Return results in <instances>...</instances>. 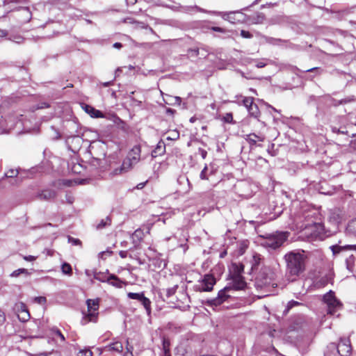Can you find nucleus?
Returning <instances> with one entry per match:
<instances>
[{"mask_svg":"<svg viewBox=\"0 0 356 356\" xmlns=\"http://www.w3.org/2000/svg\"><path fill=\"white\" fill-rule=\"evenodd\" d=\"M160 356H171L170 351H163Z\"/></svg>","mask_w":356,"mask_h":356,"instance_id":"obj_61","label":"nucleus"},{"mask_svg":"<svg viewBox=\"0 0 356 356\" xmlns=\"http://www.w3.org/2000/svg\"><path fill=\"white\" fill-rule=\"evenodd\" d=\"M245 138L250 145H256L257 141L263 142L265 136L262 134H250L246 135Z\"/></svg>","mask_w":356,"mask_h":356,"instance_id":"obj_15","label":"nucleus"},{"mask_svg":"<svg viewBox=\"0 0 356 356\" xmlns=\"http://www.w3.org/2000/svg\"><path fill=\"white\" fill-rule=\"evenodd\" d=\"M265 42L273 45H280L284 43L285 41L281 39L275 38L272 37H265Z\"/></svg>","mask_w":356,"mask_h":356,"instance_id":"obj_24","label":"nucleus"},{"mask_svg":"<svg viewBox=\"0 0 356 356\" xmlns=\"http://www.w3.org/2000/svg\"><path fill=\"white\" fill-rule=\"evenodd\" d=\"M241 35L244 38H251L252 37V35L250 32L244 30L241 31Z\"/></svg>","mask_w":356,"mask_h":356,"instance_id":"obj_44","label":"nucleus"},{"mask_svg":"<svg viewBox=\"0 0 356 356\" xmlns=\"http://www.w3.org/2000/svg\"><path fill=\"white\" fill-rule=\"evenodd\" d=\"M140 149L139 147H134L129 153L128 158L131 159V161L136 164L140 160Z\"/></svg>","mask_w":356,"mask_h":356,"instance_id":"obj_18","label":"nucleus"},{"mask_svg":"<svg viewBox=\"0 0 356 356\" xmlns=\"http://www.w3.org/2000/svg\"><path fill=\"white\" fill-rule=\"evenodd\" d=\"M211 29L214 31H217V32H224L223 29L220 27H218V26H213L211 28Z\"/></svg>","mask_w":356,"mask_h":356,"instance_id":"obj_55","label":"nucleus"},{"mask_svg":"<svg viewBox=\"0 0 356 356\" xmlns=\"http://www.w3.org/2000/svg\"><path fill=\"white\" fill-rule=\"evenodd\" d=\"M288 236L289 234L287 232H277L266 238L264 245L274 250L277 249L284 243Z\"/></svg>","mask_w":356,"mask_h":356,"instance_id":"obj_5","label":"nucleus"},{"mask_svg":"<svg viewBox=\"0 0 356 356\" xmlns=\"http://www.w3.org/2000/svg\"><path fill=\"white\" fill-rule=\"evenodd\" d=\"M134 164L135 163L131 161V159H129L127 157L123 161V163L120 168H115L112 170L111 175L114 176L127 172L132 168Z\"/></svg>","mask_w":356,"mask_h":356,"instance_id":"obj_11","label":"nucleus"},{"mask_svg":"<svg viewBox=\"0 0 356 356\" xmlns=\"http://www.w3.org/2000/svg\"><path fill=\"white\" fill-rule=\"evenodd\" d=\"M231 291H232V288L231 286L225 287L223 289L219 291L216 298L208 300L209 304L214 306L221 305L230 297L229 292Z\"/></svg>","mask_w":356,"mask_h":356,"instance_id":"obj_8","label":"nucleus"},{"mask_svg":"<svg viewBox=\"0 0 356 356\" xmlns=\"http://www.w3.org/2000/svg\"><path fill=\"white\" fill-rule=\"evenodd\" d=\"M101 273H94V278L96 280H98L99 281L104 282V280L101 277Z\"/></svg>","mask_w":356,"mask_h":356,"instance_id":"obj_51","label":"nucleus"},{"mask_svg":"<svg viewBox=\"0 0 356 356\" xmlns=\"http://www.w3.org/2000/svg\"><path fill=\"white\" fill-rule=\"evenodd\" d=\"M163 351H170V341L167 339H163Z\"/></svg>","mask_w":356,"mask_h":356,"instance_id":"obj_40","label":"nucleus"},{"mask_svg":"<svg viewBox=\"0 0 356 356\" xmlns=\"http://www.w3.org/2000/svg\"><path fill=\"white\" fill-rule=\"evenodd\" d=\"M266 65V63H265L264 60H261L257 63L256 66L258 68L264 67Z\"/></svg>","mask_w":356,"mask_h":356,"instance_id":"obj_48","label":"nucleus"},{"mask_svg":"<svg viewBox=\"0 0 356 356\" xmlns=\"http://www.w3.org/2000/svg\"><path fill=\"white\" fill-rule=\"evenodd\" d=\"M128 5H134L137 2V0H126Z\"/></svg>","mask_w":356,"mask_h":356,"instance_id":"obj_60","label":"nucleus"},{"mask_svg":"<svg viewBox=\"0 0 356 356\" xmlns=\"http://www.w3.org/2000/svg\"><path fill=\"white\" fill-rule=\"evenodd\" d=\"M51 332L54 334L58 337L62 341H64L65 340L64 335L60 332V331L58 328H52Z\"/></svg>","mask_w":356,"mask_h":356,"instance_id":"obj_36","label":"nucleus"},{"mask_svg":"<svg viewBox=\"0 0 356 356\" xmlns=\"http://www.w3.org/2000/svg\"><path fill=\"white\" fill-rule=\"evenodd\" d=\"M18 318L21 321L25 322L27 321L30 318V314L29 313L28 309L26 311H23L18 314Z\"/></svg>","mask_w":356,"mask_h":356,"instance_id":"obj_31","label":"nucleus"},{"mask_svg":"<svg viewBox=\"0 0 356 356\" xmlns=\"http://www.w3.org/2000/svg\"><path fill=\"white\" fill-rule=\"evenodd\" d=\"M144 236L143 231L141 229H137L131 235V240L134 246L138 245Z\"/></svg>","mask_w":356,"mask_h":356,"instance_id":"obj_14","label":"nucleus"},{"mask_svg":"<svg viewBox=\"0 0 356 356\" xmlns=\"http://www.w3.org/2000/svg\"><path fill=\"white\" fill-rule=\"evenodd\" d=\"M127 296L130 299L137 300L140 301L145 307L148 315L151 313V301L149 298L144 296L143 293H127Z\"/></svg>","mask_w":356,"mask_h":356,"instance_id":"obj_9","label":"nucleus"},{"mask_svg":"<svg viewBox=\"0 0 356 356\" xmlns=\"http://www.w3.org/2000/svg\"><path fill=\"white\" fill-rule=\"evenodd\" d=\"M26 0H6L4 1L5 3H23L25 2Z\"/></svg>","mask_w":356,"mask_h":356,"instance_id":"obj_49","label":"nucleus"},{"mask_svg":"<svg viewBox=\"0 0 356 356\" xmlns=\"http://www.w3.org/2000/svg\"><path fill=\"white\" fill-rule=\"evenodd\" d=\"M24 259L26 261H34L35 259V257L29 255L28 257H25Z\"/></svg>","mask_w":356,"mask_h":356,"instance_id":"obj_57","label":"nucleus"},{"mask_svg":"<svg viewBox=\"0 0 356 356\" xmlns=\"http://www.w3.org/2000/svg\"><path fill=\"white\" fill-rule=\"evenodd\" d=\"M179 137V131L173 130L170 132V135L167 136L166 139L168 140H175Z\"/></svg>","mask_w":356,"mask_h":356,"instance_id":"obj_32","label":"nucleus"},{"mask_svg":"<svg viewBox=\"0 0 356 356\" xmlns=\"http://www.w3.org/2000/svg\"><path fill=\"white\" fill-rule=\"evenodd\" d=\"M86 302L88 306V314L85 316L81 321L83 325L88 322H96L98 316L99 300L89 299Z\"/></svg>","mask_w":356,"mask_h":356,"instance_id":"obj_3","label":"nucleus"},{"mask_svg":"<svg viewBox=\"0 0 356 356\" xmlns=\"http://www.w3.org/2000/svg\"><path fill=\"white\" fill-rule=\"evenodd\" d=\"M20 10L24 14V19L23 20L24 22H29L31 18V13L28 7H21Z\"/></svg>","mask_w":356,"mask_h":356,"instance_id":"obj_26","label":"nucleus"},{"mask_svg":"<svg viewBox=\"0 0 356 356\" xmlns=\"http://www.w3.org/2000/svg\"><path fill=\"white\" fill-rule=\"evenodd\" d=\"M113 47L116 49H120L122 47V44L120 42H115L113 44Z\"/></svg>","mask_w":356,"mask_h":356,"instance_id":"obj_58","label":"nucleus"},{"mask_svg":"<svg viewBox=\"0 0 356 356\" xmlns=\"http://www.w3.org/2000/svg\"><path fill=\"white\" fill-rule=\"evenodd\" d=\"M165 151V145L163 141H159L156 145L155 149L152 151V155L154 157L161 156L164 154Z\"/></svg>","mask_w":356,"mask_h":356,"instance_id":"obj_17","label":"nucleus"},{"mask_svg":"<svg viewBox=\"0 0 356 356\" xmlns=\"http://www.w3.org/2000/svg\"><path fill=\"white\" fill-rule=\"evenodd\" d=\"M302 251H291L284 255L286 264V276L291 281H295L304 273L307 257Z\"/></svg>","mask_w":356,"mask_h":356,"instance_id":"obj_1","label":"nucleus"},{"mask_svg":"<svg viewBox=\"0 0 356 356\" xmlns=\"http://www.w3.org/2000/svg\"><path fill=\"white\" fill-rule=\"evenodd\" d=\"M5 321V315L2 311L0 310V323Z\"/></svg>","mask_w":356,"mask_h":356,"instance_id":"obj_56","label":"nucleus"},{"mask_svg":"<svg viewBox=\"0 0 356 356\" xmlns=\"http://www.w3.org/2000/svg\"><path fill=\"white\" fill-rule=\"evenodd\" d=\"M223 120L225 122L231 123L233 121V116L232 113H226L224 116Z\"/></svg>","mask_w":356,"mask_h":356,"instance_id":"obj_42","label":"nucleus"},{"mask_svg":"<svg viewBox=\"0 0 356 356\" xmlns=\"http://www.w3.org/2000/svg\"><path fill=\"white\" fill-rule=\"evenodd\" d=\"M199 151L200 152V154H201V156L203 159H205L206 156H207V151H205L204 149H200Z\"/></svg>","mask_w":356,"mask_h":356,"instance_id":"obj_54","label":"nucleus"},{"mask_svg":"<svg viewBox=\"0 0 356 356\" xmlns=\"http://www.w3.org/2000/svg\"><path fill=\"white\" fill-rule=\"evenodd\" d=\"M330 280V277H329L327 275L325 277H323L319 280L316 281L314 282V287H316L317 289L323 287L329 282Z\"/></svg>","mask_w":356,"mask_h":356,"instance_id":"obj_22","label":"nucleus"},{"mask_svg":"<svg viewBox=\"0 0 356 356\" xmlns=\"http://www.w3.org/2000/svg\"><path fill=\"white\" fill-rule=\"evenodd\" d=\"M216 281L213 275L206 274L195 286L196 290L199 291H211L213 289Z\"/></svg>","mask_w":356,"mask_h":356,"instance_id":"obj_7","label":"nucleus"},{"mask_svg":"<svg viewBox=\"0 0 356 356\" xmlns=\"http://www.w3.org/2000/svg\"><path fill=\"white\" fill-rule=\"evenodd\" d=\"M81 107L92 118H106V115L101 111L96 109L90 105L83 104Z\"/></svg>","mask_w":356,"mask_h":356,"instance_id":"obj_13","label":"nucleus"},{"mask_svg":"<svg viewBox=\"0 0 356 356\" xmlns=\"http://www.w3.org/2000/svg\"><path fill=\"white\" fill-rule=\"evenodd\" d=\"M323 302L327 305V313L331 315L335 314V313L342 307L341 303L338 299H337L332 291H330L328 293L324 295Z\"/></svg>","mask_w":356,"mask_h":356,"instance_id":"obj_4","label":"nucleus"},{"mask_svg":"<svg viewBox=\"0 0 356 356\" xmlns=\"http://www.w3.org/2000/svg\"><path fill=\"white\" fill-rule=\"evenodd\" d=\"M274 273L270 268H263L257 275L255 279V286L257 288L262 289L270 285H274L273 282Z\"/></svg>","mask_w":356,"mask_h":356,"instance_id":"obj_2","label":"nucleus"},{"mask_svg":"<svg viewBox=\"0 0 356 356\" xmlns=\"http://www.w3.org/2000/svg\"><path fill=\"white\" fill-rule=\"evenodd\" d=\"M354 248L355 250H356V245H347V246H344V247H341V246H333L332 247V251H333V253L334 254H337V253H339L340 250L341 249H345V248Z\"/></svg>","mask_w":356,"mask_h":356,"instance_id":"obj_34","label":"nucleus"},{"mask_svg":"<svg viewBox=\"0 0 356 356\" xmlns=\"http://www.w3.org/2000/svg\"><path fill=\"white\" fill-rule=\"evenodd\" d=\"M7 35V31L6 30L0 29V37H5Z\"/></svg>","mask_w":356,"mask_h":356,"instance_id":"obj_59","label":"nucleus"},{"mask_svg":"<svg viewBox=\"0 0 356 356\" xmlns=\"http://www.w3.org/2000/svg\"><path fill=\"white\" fill-rule=\"evenodd\" d=\"M111 222V218L107 216L104 219H102L101 222L97 225V229H102L108 225H110Z\"/></svg>","mask_w":356,"mask_h":356,"instance_id":"obj_27","label":"nucleus"},{"mask_svg":"<svg viewBox=\"0 0 356 356\" xmlns=\"http://www.w3.org/2000/svg\"><path fill=\"white\" fill-rule=\"evenodd\" d=\"M25 271V269H18L17 270H15L12 274L11 276L13 277H17L21 273Z\"/></svg>","mask_w":356,"mask_h":356,"instance_id":"obj_47","label":"nucleus"},{"mask_svg":"<svg viewBox=\"0 0 356 356\" xmlns=\"http://www.w3.org/2000/svg\"><path fill=\"white\" fill-rule=\"evenodd\" d=\"M345 216L343 212L339 209H334L330 211V221L334 225H338L344 220Z\"/></svg>","mask_w":356,"mask_h":356,"instance_id":"obj_12","label":"nucleus"},{"mask_svg":"<svg viewBox=\"0 0 356 356\" xmlns=\"http://www.w3.org/2000/svg\"><path fill=\"white\" fill-rule=\"evenodd\" d=\"M18 175V170L15 169H10L6 172L5 175L6 177H15Z\"/></svg>","mask_w":356,"mask_h":356,"instance_id":"obj_37","label":"nucleus"},{"mask_svg":"<svg viewBox=\"0 0 356 356\" xmlns=\"http://www.w3.org/2000/svg\"><path fill=\"white\" fill-rule=\"evenodd\" d=\"M243 105L248 109L252 104H254V98L250 97H245L242 100Z\"/></svg>","mask_w":356,"mask_h":356,"instance_id":"obj_28","label":"nucleus"},{"mask_svg":"<svg viewBox=\"0 0 356 356\" xmlns=\"http://www.w3.org/2000/svg\"><path fill=\"white\" fill-rule=\"evenodd\" d=\"M34 302L39 305H44L47 302V299L44 296L35 297L34 298Z\"/></svg>","mask_w":356,"mask_h":356,"instance_id":"obj_39","label":"nucleus"},{"mask_svg":"<svg viewBox=\"0 0 356 356\" xmlns=\"http://www.w3.org/2000/svg\"><path fill=\"white\" fill-rule=\"evenodd\" d=\"M264 19H265V17L263 14H258L256 17H253L252 23L253 24H262V23H264Z\"/></svg>","mask_w":356,"mask_h":356,"instance_id":"obj_33","label":"nucleus"},{"mask_svg":"<svg viewBox=\"0 0 356 356\" xmlns=\"http://www.w3.org/2000/svg\"><path fill=\"white\" fill-rule=\"evenodd\" d=\"M62 272L64 274L71 275L72 273V267L71 266L67 263H64L61 266Z\"/></svg>","mask_w":356,"mask_h":356,"instance_id":"obj_30","label":"nucleus"},{"mask_svg":"<svg viewBox=\"0 0 356 356\" xmlns=\"http://www.w3.org/2000/svg\"><path fill=\"white\" fill-rule=\"evenodd\" d=\"M213 173V168H209L207 165H205V167L203 168L200 173V179L202 180H207L209 179V177Z\"/></svg>","mask_w":356,"mask_h":356,"instance_id":"obj_21","label":"nucleus"},{"mask_svg":"<svg viewBox=\"0 0 356 356\" xmlns=\"http://www.w3.org/2000/svg\"><path fill=\"white\" fill-rule=\"evenodd\" d=\"M119 255L120 256L121 258H126L127 256V251H124V250H121L119 252Z\"/></svg>","mask_w":356,"mask_h":356,"instance_id":"obj_52","label":"nucleus"},{"mask_svg":"<svg viewBox=\"0 0 356 356\" xmlns=\"http://www.w3.org/2000/svg\"><path fill=\"white\" fill-rule=\"evenodd\" d=\"M22 40L23 39L21 37H18V38H17V40H15V42L17 43H20L22 41Z\"/></svg>","mask_w":356,"mask_h":356,"instance_id":"obj_62","label":"nucleus"},{"mask_svg":"<svg viewBox=\"0 0 356 356\" xmlns=\"http://www.w3.org/2000/svg\"><path fill=\"white\" fill-rule=\"evenodd\" d=\"M108 350H113L121 353L123 350V346L120 341H115L105 348Z\"/></svg>","mask_w":356,"mask_h":356,"instance_id":"obj_19","label":"nucleus"},{"mask_svg":"<svg viewBox=\"0 0 356 356\" xmlns=\"http://www.w3.org/2000/svg\"><path fill=\"white\" fill-rule=\"evenodd\" d=\"M107 281L109 284L111 285L116 286L118 288H121L122 285V282L120 281L116 276L115 275H111Z\"/></svg>","mask_w":356,"mask_h":356,"instance_id":"obj_23","label":"nucleus"},{"mask_svg":"<svg viewBox=\"0 0 356 356\" xmlns=\"http://www.w3.org/2000/svg\"><path fill=\"white\" fill-rule=\"evenodd\" d=\"M177 289V286H175L174 287L168 289L167 290L168 296H170L173 295L175 293Z\"/></svg>","mask_w":356,"mask_h":356,"instance_id":"obj_45","label":"nucleus"},{"mask_svg":"<svg viewBox=\"0 0 356 356\" xmlns=\"http://www.w3.org/2000/svg\"><path fill=\"white\" fill-rule=\"evenodd\" d=\"M354 261L355 257L353 255L346 259L347 268L350 271H353L355 270Z\"/></svg>","mask_w":356,"mask_h":356,"instance_id":"obj_29","label":"nucleus"},{"mask_svg":"<svg viewBox=\"0 0 356 356\" xmlns=\"http://www.w3.org/2000/svg\"><path fill=\"white\" fill-rule=\"evenodd\" d=\"M234 272L232 275V290H241L245 289L246 286V282L244 278L241 275V272L243 271V266L234 265Z\"/></svg>","mask_w":356,"mask_h":356,"instance_id":"obj_6","label":"nucleus"},{"mask_svg":"<svg viewBox=\"0 0 356 356\" xmlns=\"http://www.w3.org/2000/svg\"><path fill=\"white\" fill-rule=\"evenodd\" d=\"M299 305V302H296V301H294V300H292V301H290L289 303H288V308H291L296 305Z\"/></svg>","mask_w":356,"mask_h":356,"instance_id":"obj_50","label":"nucleus"},{"mask_svg":"<svg viewBox=\"0 0 356 356\" xmlns=\"http://www.w3.org/2000/svg\"><path fill=\"white\" fill-rule=\"evenodd\" d=\"M352 350L350 341L348 339H342L337 346V351L341 356L350 355Z\"/></svg>","mask_w":356,"mask_h":356,"instance_id":"obj_10","label":"nucleus"},{"mask_svg":"<svg viewBox=\"0 0 356 356\" xmlns=\"http://www.w3.org/2000/svg\"><path fill=\"white\" fill-rule=\"evenodd\" d=\"M38 197L40 200H50L56 197V192L50 189L44 190L39 193Z\"/></svg>","mask_w":356,"mask_h":356,"instance_id":"obj_16","label":"nucleus"},{"mask_svg":"<svg viewBox=\"0 0 356 356\" xmlns=\"http://www.w3.org/2000/svg\"><path fill=\"white\" fill-rule=\"evenodd\" d=\"M79 356H92V352L89 350H83L79 353Z\"/></svg>","mask_w":356,"mask_h":356,"instance_id":"obj_41","label":"nucleus"},{"mask_svg":"<svg viewBox=\"0 0 356 356\" xmlns=\"http://www.w3.org/2000/svg\"><path fill=\"white\" fill-rule=\"evenodd\" d=\"M69 241H72V243L74 244V245H78V244L81 243V242H80V241L79 239L69 238Z\"/></svg>","mask_w":356,"mask_h":356,"instance_id":"obj_53","label":"nucleus"},{"mask_svg":"<svg viewBox=\"0 0 356 356\" xmlns=\"http://www.w3.org/2000/svg\"><path fill=\"white\" fill-rule=\"evenodd\" d=\"M247 110L251 116L255 118L259 117L260 112L257 104H252V106Z\"/></svg>","mask_w":356,"mask_h":356,"instance_id":"obj_25","label":"nucleus"},{"mask_svg":"<svg viewBox=\"0 0 356 356\" xmlns=\"http://www.w3.org/2000/svg\"><path fill=\"white\" fill-rule=\"evenodd\" d=\"M137 26L138 27H140V28H142V29H147L148 28V26L147 25H145L144 23H142V22H137ZM149 30L151 32H153V30L152 28H149Z\"/></svg>","mask_w":356,"mask_h":356,"instance_id":"obj_46","label":"nucleus"},{"mask_svg":"<svg viewBox=\"0 0 356 356\" xmlns=\"http://www.w3.org/2000/svg\"><path fill=\"white\" fill-rule=\"evenodd\" d=\"M252 267H255L257 265H258L260 262V260L261 259V255L259 254H255L252 257Z\"/></svg>","mask_w":356,"mask_h":356,"instance_id":"obj_38","label":"nucleus"},{"mask_svg":"<svg viewBox=\"0 0 356 356\" xmlns=\"http://www.w3.org/2000/svg\"><path fill=\"white\" fill-rule=\"evenodd\" d=\"M175 101H176L178 104H180V102H181V98H180V97H175Z\"/></svg>","mask_w":356,"mask_h":356,"instance_id":"obj_63","label":"nucleus"},{"mask_svg":"<svg viewBox=\"0 0 356 356\" xmlns=\"http://www.w3.org/2000/svg\"><path fill=\"white\" fill-rule=\"evenodd\" d=\"M15 309L18 312V314L23 312V311L27 310L26 306L23 302H19L15 305Z\"/></svg>","mask_w":356,"mask_h":356,"instance_id":"obj_35","label":"nucleus"},{"mask_svg":"<svg viewBox=\"0 0 356 356\" xmlns=\"http://www.w3.org/2000/svg\"><path fill=\"white\" fill-rule=\"evenodd\" d=\"M129 341H127V351L124 353V356H134L132 350L133 347H129Z\"/></svg>","mask_w":356,"mask_h":356,"instance_id":"obj_43","label":"nucleus"},{"mask_svg":"<svg viewBox=\"0 0 356 356\" xmlns=\"http://www.w3.org/2000/svg\"><path fill=\"white\" fill-rule=\"evenodd\" d=\"M317 69H318L317 67H313V68L307 70L305 72H313Z\"/></svg>","mask_w":356,"mask_h":356,"instance_id":"obj_64","label":"nucleus"},{"mask_svg":"<svg viewBox=\"0 0 356 356\" xmlns=\"http://www.w3.org/2000/svg\"><path fill=\"white\" fill-rule=\"evenodd\" d=\"M346 233L356 236V218L349 222L346 227Z\"/></svg>","mask_w":356,"mask_h":356,"instance_id":"obj_20","label":"nucleus"}]
</instances>
